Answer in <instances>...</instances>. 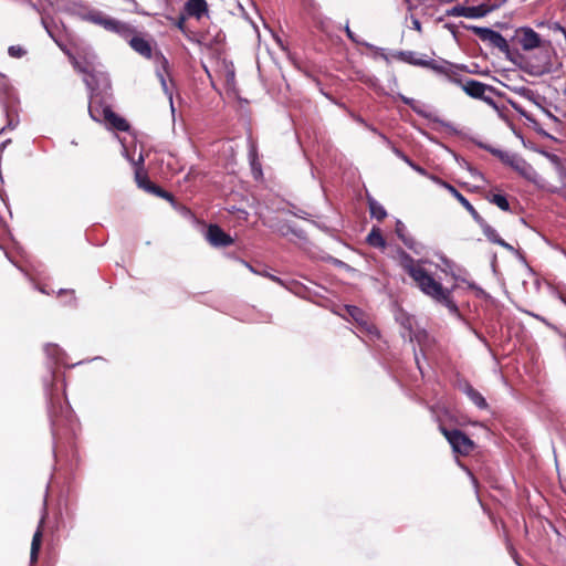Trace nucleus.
<instances>
[{
    "mask_svg": "<svg viewBox=\"0 0 566 566\" xmlns=\"http://www.w3.org/2000/svg\"><path fill=\"white\" fill-rule=\"evenodd\" d=\"M510 167L527 181L536 186H542V177L537 174L533 166L520 155L516 156Z\"/></svg>",
    "mask_w": 566,
    "mask_h": 566,
    "instance_id": "6e6552de",
    "label": "nucleus"
},
{
    "mask_svg": "<svg viewBox=\"0 0 566 566\" xmlns=\"http://www.w3.org/2000/svg\"><path fill=\"white\" fill-rule=\"evenodd\" d=\"M459 388L479 409H486L489 407L482 394L474 389L468 381L460 382Z\"/></svg>",
    "mask_w": 566,
    "mask_h": 566,
    "instance_id": "a211bd4d",
    "label": "nucleus"
},
{
    "mask_svg": "<svg viewBox=\"0 0 566 566\" xmlns=\"http://www.w3.org/2000/svg\"><path fill=\"white\" fill-rule=\"evenodd\" d=\"M499 6H486L480 4L476 7H463V6H454L447 10L446 14L448 17H464L468 19H479L485 17L491 11L495 10Z\"/></svg>",
    "mask_w": 566,
    "mask_h": 566,
    "instance_id": "0eeeda50",
    "label": "nucleus"
},
{
    "mask_svg": "<svg viewBox=\"0 0 566 566\" xmlns=\"http://www.w3.org/2000/svg\"><path fill=\"white\" fill-rule=\"evenodd\" d=\"M462 90L465 92V94H468L469 96H471L473 98H479L490 105H495L494 99L492 97L485 95V93L488 91L492 92V87L490 85H486L476 80L469 78V80H465V82L463 83Z\"/></svg>",
    "mask_w": 566,
    "mask_h": 566,
    "instance_id": "1a4fd4ad",
    "label": "nucleus"
},
{
    "mask_svg": "<svg viewBox=\"0 0 566 566\" xmlns=\"http://www.w3.org/2000/svg\"><path fill=\"white\" fill-rule=\"evenodd\" d=\"M551 30L554 32H559L566 42V29L563 28L559 23H557V22L552 23Z\"/></svg>",
    "mask_w": 566,
    "mask_h": 566,
    "instance_id": "4c0bfd02",
    "label": "nucleus"
},
{
    "mask_svg": "<svg viewBox=\"0 0 566 566\" xmlns=\"http://www.w3.org/2000/svg\"><path fill=\"white\" fill-rule=\"evenodd\" d=\"M186 11L189 15L200 19L208 11V6L206 0H188Z\"/></svg>",
    "mask_w": 566,
    "mask_h": 566,
    "instance_id": "412c9836",
    "label": "nucleus"
},
{
    "mask_svg": "<svg viewBox=\"0 0 566 566\" xmlns=\"http://www.w3.org/2000/svg\"><path fill=\"white\" fill-rule=\"evenodd\" d=\"M143 161H144L143 155H139L138 161L134 163V164L138 165V164H143Z\"/></svg>",
    "mask_w": 566,
    "mask_h": 566,
    "instance_id": "603ef678",
    "label": "nucleus"
},
{
    "mask_svg": "<svg viewBox=\"0 0 566 566\" xmlns=\"http://www.w3.org/2000/svg\"><path fill=\"white\" fill-rule=\"evenodd\" d=\"M45 354L56 364L63 363V350L55 344H48L44 347Z\"/></svg>",
    "mask_w": 566,
    "mask_h": 566,
    "instance_id": "c85d7f7f",
    "label": "nucleus"
},
{
    "mask_svg": "<svg viewBox=\"0 0 566 566\" xmlns=\"http://www.w3.org/2000/svg\"><path fill=\"white\" fill-rule=\"evenodd\" d=\"M156 59H157V62H158V66L156 69V74H157V77L161 84V87H163V91L164 93L168 96L169 98V103H170V107H171V112L174 113L175 112V108H174V103H172V91L170 90V87L168 86L167 84V80H166V74L168 73L167 69H168V61L167 59L163 55V54H157L156 55Z\"/></svg>",
    "mask_w": 566,
    "mask_h": 566,
    "instance_id": "4468645a",
    "label": "nucleus"
},
{
    "mask_svg": "<svg viewBox=\"0 0 566 566\" xmlns=\"http://www.w3.org/2000/svg\"><path fill=\"white\" fill-rule=\"evenodd\" d=\"M442 432L455 453L467 455L473 450L474 444L472 440L462 431L458 429H442Z\"/></svg>",
    "mask_w": 566,
    "mask_h": 566,
    "instance_id": "39448f33",
    "label": "nucleus"
},
{
    "mask_svg": "<svg viewBox=\"0 0 566 566\" xmlns=\"http://www.w3.org/2000/svg\"><path fill=\"white\" fill-rule=\"evenodd\" d=\"M43 523H44V516H42V518L40 520L39 526L32 537L31 552H30V565L31 566H34V564L36 563L38 557H39V552L41 548L42 536H43V533H42Z\"/></svg>",
    "mask_w": 566,
    "mask_h": 566,
    "instance_id": "6ab92c4d",
    "label": "nucleus"
},
{
    "mask_svg": "<svg viewBox=\"0 0 566 566\" xmlns=\"http://www.w3.org/2000/svg\"><path fill=\"white\" fill-rule=\"evenodd\" d=\"M517 154L515 153H510V151H504L503 155L501 156L500 160L506 165V166H511L512 163L514 161V159L516 158Z\"/></svg>",
    "mask_w": 566,
    "mask_h": 566,
    "instance_id": "f704fd0d",
    "label": "nucleus"
},
{
    "mask_svg": "<svg viewBox=\"0 0 566 566\" xmlns=\"http://www.w3.org/2000/svg\"><path fill=\"white\" fill-rule=\"evenodd\" d=\"M95 59H96L95 54L92 53L91 56H90V61H87V64H93Z\"/></svg>",
    "mask_w": 566,
    "mask_h": 566,
    "instance_id": "3c124183",
    "label": "nucleus"
},
{
    "mask_svg": "<svg viewBox=\"0 0 566 566\" xmlns=\"http://www.w3.org/2000/svg\"><path fill=\"white\" fill-rule=\"evenodd\" d=\"M489 201L495 206H497L503 211L510 210V203L505 196L495 193L492 195V197L489 198Z\"/></svg>",
    "mask_w": 566,
    "mask_h": 566,
    "instance_id": "7c9ffc66",
    "label": "nucleus"
},
{
    "mask_svg": "<svg viewBox=\"0 0 566 566\" xmlns=\"http://www.w3.org/2000/svg\"><path fill=\"white\" fill-rule=\"evenodd\" d=\"M184 23H185V18H184V17H180V18H179V21H178V23H177V27H178L180 30H182V28H184Z\"/></svg>",
    "mask_w": 566,
    "mask_h": 566,
    "instance_id": "a18cd8bd",
    "label": "nucleus"
},
{
    "mask_svg": "<svg viewBox=\"0 0 566 566\" xmlns=\"http://www.w3.org/2000/svg\"><path fill=\"white\" fill-rule=\"evenodd\" d=\"M469 286H470L471 289H478V287H476V285H475V284H473V283L469 284Z\"/></svg>",
    "mask_w": 566,
    "mask_h": 566,
    "instance_id": "5fc2aeb1",
    "label": "nucleus"
},
{
    "mask_svg": "<svg viewBox=\"0 0 566 566\" xmlns=\"http://www.w3.org/2000/svg\"><path fill=\"white\" fill-rule=\"evenodd\" d=\"M292 213L301 219H306L307 213L304 210L298 209L297 211H292Z\"/></svg>",
    "mask_w": 566,
    "mask_h": 566,
    "instance_id": "37998d69",
    "label": "nucleus"
},
{
    "mask_svg": "<svg viewBox=\"0 0 566 566\" xmlns=\"http://www.w3.org/2000/svg\"><path fill=\"white\" fill-rule=\"evenodd\" d=\"M84 21L102 27L104 30L115 33L129 44V46L145 59L153 57V46L150 41L134 25L128 22L117 20L101 10L92 9L82 14Z\"/></svg>",
    "mask_w": 566,
    "mask_h": 566,
    "instance_id": "7ed1b4c3",
    "label": "nucleus"
},
{
    "mask_svg": "<svg viewBox=\"0 0 566 566\" xmlns=\"http://www.w3.org/2000/svg\"><path fill=\"white\" fill-rule=\"evenodd\" d=\"M430 179L437 185L447 189L463 207L464 209L472 216L473 220L480 219V213L475 210V208L470 203V201L458 191L452 185L442 180L437 176H430Z\"/></svg>",
    "mask_w": 566,
    "mask_h": 566,
    "instance_id": "f8f14e48",
    "label": "nucleus"
},
{
    "mask_svg": "<svg viewBox=\"0 0 566 566\" xmlns=\"http://www.w3.org/2000/svg\"><path fill=\"white\" fill-rule=\"evenodd\" d=\"M18 102V97L14 93V90L10 85L8 77L0 73V103L8 107L11 104H15Z\"/></svg>",
    "mask_w": 566,
    "mask_h": 566,
    "instance_id": "dca6fc26",
    "label": "nucleus"
},
{
    "mask_svg": "<svg viewBox=\"0 0 566 566\" xmlns=\"http://www.w3.org/2000/svg\"><path fill=\"white\" fill-rule=\"evenodd\" d=\"M8 54L14 59H21L27 54V50L21 45H10L8 48Z\"/></svg>",
    "mask_w": 566,
    "mask_h": 566,
    "instance_id": "473e14b6",
    "label": "nucleus"
},
{
    "mask_svg": "<svg viewBox=\"0 0 566 566\" xmlns=\"http://www.w3.org/2000/svg\"><path fill=\"white\" fill-rule=\"evenodd\" d=\"M272 281L274 282H277V283H282L281 279L275 276V275H268Z\"/></svg>",
    "mask_w": 566,
    "mask_h": 566,
    "instance_id": "de8ad7c7",
    "label": "nucleus"
},
{
    "mask_svg": "<svg viewBox=\"0 0 566 566\" xmlns=\"http://www.w3.org/2000/svg\"><path fill=\"white\" fill-rule=\"evenodd\" d=\"M480 146L482 148H484L485 150H488L489 153H491L492 155L496 156L499 159L501 158V156L503 155V153L505 150H501L499 148H495L493 146H490V145H483V144H480Z\"/></svg>",
    "mask_w": 566,
    "mask_h": 566,
    "instance_id": "c9c22d12",
    "label": "nucleus"
},
{
    "mask_svg": "<svg viewBox=\"0 0 566 566\" xmlns=\"http://www.w3.org/2000/svg\"><path fill=\"white\" fill-rule=\"evenodd\" d=\"M396 234L402 241V243L410 250L419 253L417 241L407 232V228L402 221L397 220L396 222Z\"/></svg>",
    "mask_w": 566,
    "mask_h": 566,
    "instance_id": "aec40b11",
    "label": "nucleus"
},
{
    "mask_svg": "<svg viewBox=\"0 0 566 566\" xmlns=\"http://www.w3.org/2000/svg\"><path fill=\"white\" fill-rule=\"evenodd\" d=\"M227 82L228 83H233L234 82V71L231 69V70H227Z\"/></svg>",
    "mask_w": 566,
    "mask_h": 566,
    "instance_id": "79ce46f5",
    "label": "nucleus"
},
{
    "mask_svg": "<svg viewBox=\"0 0 566 566\" xmlns=\"http://www.w3.org/2000/svg\"><path fill=\"white\" fill-rule=\"evenodd\" d=\"M400 265L415 281L417 287L427 296L444 305L450 313L458 314V305L452 300L453 289L444 287L423 266L421 260H415L405 251L399 252Z\"/></svg>",
    "mask_w": 566,
    "mask_h": 566,
    "instance_id": "f03ea898",
    "label": "nucleus"
},
{
    "mask_svg": "<svg viewBox=\"0 0 566 566\" xmlns=\"http://www.w3.org/2000/svg\"><path fill=\"white\" fill-rule=\"evenodd\" d=\"M42 24H43V27L45 28V30L48 31V33L50 34V36H52V38H53V35H52L51 31L49 30V28H48V25H46V23H45V20H44V19H42Z\"/></svg>",
    "mask_w": 566,
    "mask_h": 566,
    "instance_id": "09e8293b",
    "label": "nucleus"
},
{
    "mask_svg": "<svg viewBox=\"0 0 566 566\" xmlns=\"http://www.w3.org/2000/svg\"><path fill=\"white\" fill-rule=\"evenodd\" d=\"M367 243L375 248L385 249L386 241L380 232L379 228L374 227L367 235Z\"/></svg>",
    "mask_w": 566,
    "mask_h": 566,
    "instance_id": "b1692460",
    "label": "nucleus"
},
{
    "mask_svg": "<svg viewBox=\"0 0 566 566\" xmlns=\"http://www.w3.org/2000/svg\"><path fill=\"white\" fill-rule=\"evenodd\" d=\"M411 23H412V28L417 31H421V23L420 21L415 18L413 15L411 17Z\"/></svg>",
    "mask_w": 566,
    "mask_h": 566,
    "instance_id": "a19ab883",
    "label": "nucleus"
},
{
    "mask_svg": "<svg viewBox=\"0 0 566 566\" xmlns=\"http://www.w3.org/2000/svg\"><path fill=\"white\" fill-rule=\"evenodd\" d=\"M516 41L524 51H532L542 46L539 34L528 27L516 30Z\"/></svg>",
    "mask_w": 566,
    "mask_h": 566,
    "instance_id": "9d476101",
    "label": "nucleus"
},
{
    "mask_svg": "<svg viewBox=\"0 0 566 566\" xmlns=\"http://www.w3.org/2000/svg\"><path fill=\"white\" fill-rule=\"evenodd\" d=\"M368 207L371 218H376L377 220H382L384 218H386V209L374 198H368Z\"/></svg>",
    "mask_w": 566,
    "mask_h": 566,
    "instance_id": "393cba45",
    "label": "nucleus"
},
{
    "mask_svg": "<svg viewBox=\"0 0 566 566\" xmlns=\"http://www.w3.org/2000/svg\"><path fill=\"white\" fill-rule=\"evenodd\" d=\"M45 392H46V396L49 397V403H50V408H49V415H50V418H51V422H52V427L53 429L56 427L57 424V415L54 410V397H53V389L51 388L53 385L52 384H46L45 382Z\"/></svg>",
    "mask_w": 566,
    "mask_h": 566,
    "instance_id": "bb28decb",
    "label": "nucleus"
},
{
    "mask_svg": "<svg viewBox=\"0 0 566 566\" xmlns=\"http://www.w3.org/2000/svg\"><path fill=\"white\" fill-rule=\"evenodd\" d=\"M428 64H429L428 69H430L433 72H436L437 74H440L443 76H446V74L450 70V66L452 65V63H450L446 60H440V61L430 60V62H428Z\"/></svg>",
    "mask_w": 566,
    "mask_h": 566,
    "instance_id": "cd10ccee",
    "label": "nucleus"
},
{
    "mask_svg": "<svg viewBox=\"0 0 566 566\" xmlns=\"http://www.w3.org/2000/svg\"><path fill=\"white\" fill-rule=\"evenodd\" d=\"M401 55L403 56L405 61H407L413 65L423 66L427 69L429 66L428 62H430V60H424V59L412 60L411 59L412 52H401Z\"/></svg>",
    "mask_w": 566,
    "mask_h": 566,
    "instance_id": "2f4dec72",
    "label": "nucleus"
},
{
    "mask_svg": "<svg viewBox=\"0 0 566 566\" xmlns=\"http://www.w3.org/2000/svg\"><path fill=\"white\" fill-rule=\"evenodd\" d=\"M205 238L216 248H224L233 243V239L217 224H210L207 228Z\"/></svg>",
    "mask_w": 566,
    "mask_h": 566,
    "instance_id": "ddd939ff",
    "label": "nucleus"
},
{
    "mask_svg": "<svg viewBox=\"0 0 566 566\" xmlns=\"http://www.w3.org/2000/svg\"><path fill=\"white\" fill-rule=\"evenodd\" d=\"M480 228L482 229L483 234L486 237L489 241L497 244L501 240V237L496 232L494 228H492L481 216L479 220H474Z\"/></svg>",
    "mask_w": 566,
    "mask_h": 566,
    "instance_id": "4be33fe9",
    "label": "nucleus"
},
{
    "mask_svg": "<svg viewBox=\"0 0 566 566\" xmlns=\"http://www.w3.org/2000/svg\"><path fill=\"white\" fill-rule=\"evenodd\" d=\"M444 77L449 82L459 85L461 88H463V83L465 82V80H469L468 77H464L461 74L460 70L457 66H454L453 64L450 66V70L448 71V73L446 74Z\"/></svg>",
    "mask_w": 566,
    "mask_h": 566,
    "instance_id": "a878e982",
    "label": "nucleus"
},
{
    "mask_svg": "<svg viewBox=\"0 0 566 566\" xmlns=\"http://www.w3.org/2000/svg\"><path fill=\"white\" fill-rule=\"evenodd\" d=\"M412 111L415 113H417L418 115H420L429 120H432L433 123H437L440 126H442L451 132H455V128L452 126L451 123L444 122L443 119L436 116L434 113L431 109H429L428 106H426L424 104H422L420 102H418L416 104V106L413 107Z\"/></svg>",
    "mask_w": 566,
    "mask_h": 566,
    "instance_id": "f3484780",
    "label": "nucleus"
},
{
    "mask_svg": "<svg viewBox=\"0 0 566 566\" xmlns=\"http://www.w3.org/2000/svg\"><path fill=\"white\" fill-rule=\"evenodd\" d=\"M22 3L29 6L32 10L40 12L39 7L32 0H20Z\"/></svg>",
    "mask_w": 566,
    "mask_h": 566,
    "instance_id": "ea45409f",
    "label": "nucleus"
},
{
    "mask_svg": "<svg viewBox=\"0 0 566 566\" xmlns=\"http://www.w3.org/2000/svg\"><path fill=\"white\" fill-rule=\"evenodd\" d=\"M73 66L81 73L86 74L84 82L90 90L88 113L93 120L105 123L109 128L126 132L129 128L127 122L116 115L109 104L111 80L103 72H91L83 66L73 55L67 52Z\"/></svg>",
    "mask_w": 566,
    "mask_h": 566,
    "instance_id": "f257e3e1",
    "label": "nucleus"
},
{
    "mask_svg": "<svg viewBox=\"0 0 566 566\" xmlns=\"http://www.w3.org/2000/svg\"><path fill=\"white\" fill-rule=\"evenodd\" d=\"M497 244L505 248L509 251H513V247L511 244H509L507 242H505L502 238Z\"/></svg>",
    "mask_w": 566,
    "mask_h": 566,
    "instance_id": "c03bdc74",
    "label": "nucleus"
},
{
    "mask_svg": "<svg viewBox=\"0 0 566 566\" xmlns=\"http://www.w3.org/2000/svg\"><path fill=\"white\" fill-rule=\"evenodd\" d=\"M39 291H40L41 293H44V294L46 293V291H45L44 289H42V287H40V289H39Z\"/></svg>",
    "mask_w": 566,
    "mask_h": 566,
    "instance_id": "6e6d98bb",
    "label": "nucleus"
},
{
    "mask_svg": "<svg viewBox=\"0 0 566 566\" xmlns=\"http://www.w3.org/2000/svg\"><path fill=\"white\" fill-rule=\"evenodd\" d=\"M474 34H476L480 40L489 43L491 46L499 49L501 52L509 51V43L506 39L497 31H494L486 27H469Z\"/></svg>",
    "mask_w": 566,
    "mask_h": 566,
    "instance_id": "423d86ee",
    "label": "nucleus"
},
{
    "mask_svg": "<svg viewBox=\"0 0 566 566\" xmlns=\"http://www.w3.org/2000/svg\"><path fill=\"white\" fill-rule=\"evenodd\" d=\"M397 97L402 101L405 104H407L408 106L411 107V109H413V107L416 106V104L418 103L416 99L413 98H410V97H407L402 94H398Z\"/></svg>",
    "mask_w": 566,
    "mask_h": 566,
    "instance_id": "e433bc0d",
    "label": "nucleus"
},
{
    "mask_svg": "<svg viewBox=\"0 0 566 566\" xmlns=\"http://www.w3.org/2000/svg\"><path fill=\"white\" fill-rule=\"evenodd\" d=\"M344 30L348 39H350L354 43L361 44L356 34L350 30L348 23L345 25Z\"/></svg>",
    "mask_w": 566,
    "mask_h": 566,
    "instance_id": "58836bf2",
    "label": "nucleus"
},
{
    "mask_svg": "<svg viewBox=\"0 0 566 566\" xmlns=\"http://www.w3.org/2000/svg\"><path fill=\"white\" fill-rule=\"evenodd\" d=\"M392 151L394 154L400 158L401 160H403L409 167H411L415 171H417L418 174L422 175V176H426L430 179V174H428V171L422 168L421 166L417 165L415 161H412L405 153H402L400 149L394 147L392 148Z\"/></svg>",
    "mask_w": 566,
    "mask_h": 566,
    "instance_id": "5701e85b",
    "label": "nucleus"
},
{
    "mask_svg": "<svg viewBox=\"0 0 566 566\" xmlns=\"http://www.w3.org/2000/svg\"><path fill=\"white\" fill-rule=\"evenodd\" d=\"M539 51L536 55L526 61V70L533 76H542L556 72L557 65L553 61L554 51L546 48H538Z\"/></svg>",
    "mask_w": 566,
    "mask_h": 566,
    "instance_id": "20e7f679",
    "label": "nucleus"
},
{
    "mask_svg": "<svg viewBox=\"0 0 566 566\" xmlns=\"http://www.w3.org/2000/svg\"><path fill=\"white\" fill-rule=\"evenodd\" d=\"M415 359H416V363H417V365H418V368H419L420 373L422 374V367H421V365H420V360H419V357H418V355H417V354H415Z\"/></svg>",
    "mask_w": 566,
    "mask_h": 566,
    "instance_id": "49530a36",
    "label": "nucleus"
},
{
    "mask_svg": "<svg viewBox=\"0 0 566 566\" xmlns=\"http://www.w3.org/2000/svg\"><path fill=\"white\" fill-rule=\"evenodd\" d=\"M396 319L400 323L401 327L408 333V337H409L410 342H412V339H413V336H412L413 319H412V317L408 316L405 313H400L397 315Z\"/></svg>",
    "mask_w": 566,
    "mask_h": 566,
    "instance_id": "c756f323",
    "label": "nucleus"
},
{
    "mask_svg": "<svg viewBox=\"0 0 566 566\" xmlns=\"http://www.w3.org/2000/svg\"><path fill=\"white\" fill-rule=\"evenodd\" d=\"M345 311L359 325L360 332H365L371 337H379L378 329L367 322L365 313L359 307L346 305Z\"/></svg>",
    "mask_w": 566,
    "mask_h": 566,
    "instance_id": "9b49d317",
    "label": "nucleus"
},
{
    "mask_svg": "<svg viewBox=\"0 0 566 566\" xmlns=\"http://www.w3.org/2000/svg\"><path fill=\"white\" fill-rule=\"evenodd\" d=\"M136 181L138 187L145 189L146 191L154 193L160 198H164L168 201L174 200L171 193L153 184L146 176H142L138 170H136Z\"/></svg>",
    "mask_w": 566,
    "mask_h": 566,
    "instance_id": "2eb2a0df",
    "label": "nucleus"
},
{
    "mask_svg": "<svg viewBox=\"0 0 566 566\" xmlns=\"http://www.w3.org/2000/svg\"><path fill=\"white\" fill-rule=\"evenodd\" d=\"M440 261L444 266L442 269V272L450 273L455 280H459V277L453 272L454 263L451 260H449L448 258H446L444 255L440 256Z\"/></svg>",
    "mask_w": 566,
    "mask_h": 566,
    "instance_id": "72a5a7b5",
    "label": "nucleus"
},
{
    "mask_svg": "<svg viewBox=\"0 0 566 566\" xmlns=\"http://www.w3.org/2000/svg\"><path fill=\"white\" fill-rule=\"evenodd\" d=\"M244 264H245L247 268H249L251 271H253V268L250 264H248L245 262H244Z\"/></svg>",
    "mask_w": 566,
    "mask_h": 566,
    "instance_id": "864d4df0",
    "label": "nucleus"
},
{
    "mask_svg": "<svg viewBox=\"0 0 566 566\" xmlns=\"http://www.w3.org/2000/svg\"><path fill=\"white\" fill-rule=\"evenodd\" d=\"M471 174H472V176H474V177H482V175H481L476 169H472V170H471Z\"/></svg>",
    "mask_w": 566,
    "mask_h": 566,
    "instance_id": "8fccbe9b",
    "label": "nucleus"
}]
</instances>
